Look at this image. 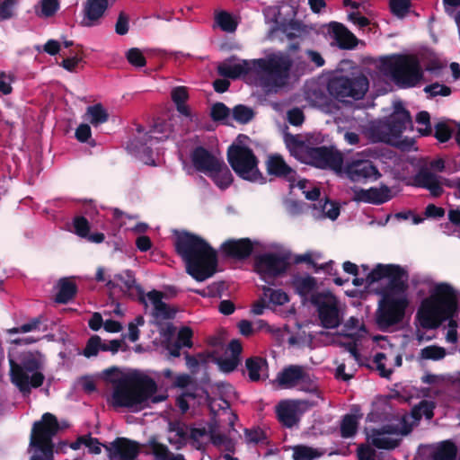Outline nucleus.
<instances>
[{
	"label": "nucleus",
	"mask_w": 460,
	"mask_h": 460,
	"mask_svg": "<svg viewBox=\"0 0 460 460\" xmlns=\"http://www.w3.org/2000/svg\"><path fill=\"white\" fill-rule=\"evenodd\" d=\"M40 317H36L31 319L29 323H23L19 327H15L10 330L11 333H19V332H29L31 331L38 330L40 324Z\"/></svg>",
	"instance_id": "nucleus-59"
},
{
	"label": "nucleus",
	"mask_w": 460,
	"mask_h": 460,
	"mask_svg": "<svg viewBox=\"0 0 460 460\" xmlns=\"http://www.w3.org/2000/svg\"><path fill=\"white\" fill-rule=\"evenodd\" d=\"M457 455L456 444L450 440L440 442L431 453L432 460H455Z\"/></svg>",
	"instance_id": "nucleus-31"
},
{
	"label": "nucleus",
	"mask_w": 460,
	"mask_h": 460,
	"mask_svg": "<svg viewBox=\"0 0 460 460\" xmlns=\"http://www.w3.org/2000/svg\"><path fill=\"white\" fill-rule=\"evenodd\" d=\"M19 359L20 361L16 362L13 358H9L10 379L20 392L29 394L31 387L41 386L45 377L38 371L40 368V362L34 354L23 353Z\"/></svg>",
	"instance_id": "nucleus-6"
},
{
	"label": "nucleus",
	"mask_w": 460,
	"mask_h": 460,
	"mask_svg": "<svg viewBox=\"0 0 460 460\" xmlns=\"http://www.w3.org/2000/svg\"><path fill=\"white\" fill-rule=\"evenodd\" d=\"M209 173L215 184L222 190L228 188L233 182V175L223 161L220 162L217 171H211Z\"/></svg>",
	"instance_id": "nucleus-34"
},
{
	"label": "nucleus",
	"mask_w": 460,
	"mask_h": 460,
	"mask_svg": "<svg viewBox=\"0 0 460 460\" xmlns=\"http://www.w3.org/2000/svg\"><path fill=\"white\" fill-rule=\"evenodd\" d=\"M172 100L175 105L183 104L189 98L187 87L177 86L172 90L171 93Z\"/></svg>",
	"instance_id": "nucleus-57"
},
{
	"label": "nucleus",
	"mask_w": 460,
	"mask_h": 460,
	"mask_svg": "<svg viewBox=\"0 0 460 460\" xmlns=\"http://www.w3.org/2000/svg\"><path fill=\"white\" fill-rule=\"evenodd\" d=\"M251 70V65L246 60H243L242 63L234 64L233 66L223 63L217 66L218 74L221 76L230 79H237L242 75L249 74Z\"/></svg>",
	"instance_id": "nucleus-30"
},
{
	"label": "nucleus",
	"mask_w": 460,
	"mask_h": 460,
	"mask_svg": "<svg viewBox=\"0 0 460 460\" xmlns=\"http://www.w3.org/2000/svg\"><path fill=\"white\" fill-rule=\"evenodd\" d=\"M288 119L292 126H300L305 120L304 112L299 108H294L288 112Z\"/></svg>",
	"instance_id": "nucleus-63"
},
{
	"label": "nucleus",
	"mask_w": 460,
	"mask_h": 460,
	"mask_svg": "<svg viewBox=\"0 0 460 460\" xmlns=\"http://www.w3.org/2000/svg\"><path fill=\"white\" fill-rule=\"evenodd\" d=\"M150 446L152 447V452L156 459L158 460H167L170 455V451L164 444L159 443L155 439L150 441Z\"/></svg>",
	"instance_id": "nucleus-55"
},
{
	"label": "nucleus",
	"mask_w": 460,
	"mask_h": 460,
	"mask_svg": "<svg viewBox=\"0 0 460 460\" xmlns=\"http://www.w3.org/2000/svg\"><path fill=\"white\" fill-rule=\"evenodd\" d=\"M128 21V16L125 13L120 12L115 24V31L117 34L122 36L128 33L129 29Z\"/></svg>",
	"instance_id": "nucleus-60"
},
{
	"label": "nucleus",
	"mask_w": 460,
	"mask_h": 460,
	"mask_svg": "<svg viewBox=\"0 0 460 460\" xmlns=\"http://www.w3.org/2000/svg\"><path fill=\"white\" fill-rule=\"evenodd\" d=\"M389 7L394 16L404 18L410 11L411 0H390Z\"/></svg>",
	"instance_id": "nucleus-41"
},
{
	"label": "nucleus",
	"mask_w": 460,
	"mask_h": 460,
	"mask_svg": "<svg viewBox=\"0 0 460 460\" xmlns=\"http://www.w3.org/2000/svg\"><path fill=\"white\" fill-rule=\"evenodd\" d=\"M114 279L116 280L121 281L128 290H130L133 287L136 286L135 276L133 271L130 270H127L122 273L115 274Z\"/></svg>",
	"instance_id": "nucleus-58"
},
{
	"label": "nucleus",
	"mask_w": 460,
	"mask_h": 460,
	"mask_svg": "<svg viewBox=\"0 0 460 460\" xmlns=\"http://www.w3.org/2000/svg\"><path fill=\"white\" fill-rule=\"evenodd\" d=\"M193 331L188 326L181 327L177 334L175 342L179 343L181 347L192 348Z\"/></svg>",
	"instance_id": "nucleus-50"
},
{
	"label": "nucleus",
	"mask_w": 460,
	"mask_h": 460,
	"mask_svg": "<svg viewBox=\"0 0 460 460\" xmlns=\"http://www.w3.org/2000/svg\"><path fill=\"white\" fill-rule=\"evenodd\" d=\"M241 362V358H235L234 357L219 358L217 363L221 371L224 373H231L235 370Z\"/></svg>",
	"instance_id": "nucleus-51"
},
{
	"label": "nucleus",
	"mask_w": 460,
	"mask_h": 460,
	"mask_svg": "<svg viewBox=\"0 0 460 460\" xmlns=\"http://www.w3.org/2000/svg\"><path fill=\"white\" fill-rule=\"evenodd\" d=\"M329 32L333 35L341 49H353L358 46V40L357 37L341 22H330Z\"/></svg>",
	"instance_id": "nucleus-24"
},
{
	"label": "nucleus",
	"mask_w": 460,
	"mask_h": 460,
	"mask_svg": "<svg viewBox=\"0 0 460 460\" xmlns=\"http://www.w3.org/2000/svg\"><path fill=\"white\" fill-rule=\"evenodd\" d=\"M109 6V0H87L84 7V19L81 24L92 27L97 24Z\"/></svg>",
	"instance_id": "nucleus-23"
},
{
	"label": "nucleus",
	"mask_w": 460,
	"mask_h": 460,
	"mask_svg": "<svg viewBox=\"0 0 460 460\" xmlns=\"http://www.w3.org/2000/svg\"><path fill=\"white\" fill-rule=\"evenodd\" d=\"M296 263H307L314 267L315 269V271H317L319 269L321 270H328L332 265V261L326 262L320 267H318L317 263L313 260L311 253L306 252L304 254L297 255L295 259Z\"/></svg>",
	"instance_id": "nucleus-54"
},
{
	"label": "nucleus",
	"mask_w": 460,
	"mask_h": 460,
	"mask_svg": "<svg viewBox=\"0 0 460 460\" xmlns=\"http://www.w3.org/2000/svg\"><path fill=\"white\" fill-rule=\"evenodd\" d=\"M302 376L303 377L299 379L298 383V385H300V390L309 393L314 392L316 389V385L313 381L310 374L306 372L305 368L303 370Z\"/></svg>",
	"instance_id": "nucleus-61"
},
{
	"label": "nucleus",
	"mask_w": 460,
	"mask_h": 460,
	"mask_svg": "<svg viewBox=\"0 0 460 460\" xmlns=\"http://www.w3.org/2000/svg\"><path fill=\"white\" fill-rule=\"evenodd\" d=\"M191 163L198 172H210L217 171L220 167V162L211 152L199 146L193 149L190 155Z\"/></svg>",
	"instance_id": "nucleus-20"
},
{
	"label": "nucleus",
	"mask_w": 460,
	"mask_h": 460,
	"mask_svg": "<svg viewBox=\"0 0 460 460\" xmlns=\"http://www.w3.org/2000/svg\"><path fill=\"white\" fill-rule=\"evenodd\" d=\"M172 131V124L164 119H157L151 129L144 135L143 145H153L169 138Z\"/></svg>",
	"instance_id": "nucleus-26"
},
{
	"label": "nucleus",
	"mask_w": 460,
	"mask_h": 460,
	"mask_svg": "<svg viewBox=\"0 0 460 460\" xmlns=\"http://www.w3.org/2000/svg\"><path fill=\"white\" fill-rule=\"evenodd\" d=\"M104 447L110 460H136L140 452V445L127 438H117Z\"/></svg>",
	"instance_id": "nucleus-19"
},
{
	"label": "nucleus",
	"mask_w": 460,
	"mask_h": 460,
	"mask_svg": "<svg viewBox=\"0 0 460 460\" xmlns=\"http://www.w3.org/2000/svg\"><path fill=\"white\" fill-rule=\"evenodd\" d=\"M59 7L58 0H41L40 16L45 18L52 17L59 10Z\"/></svg>",
	"instance_id": "nucleus-48"
},
{
	"label": "nucleus",
	"mask_w": 460,
	"mask_h": 460,
	"mask_svg": "<svg viewBox=\"0 0 460 460\" xmlns=\"http://www.w3.org/2000/svg\"><path fill=\"white\" fill-rule=\"evenodd\" d=\"M100 336L93 335L86 341L85 347L83 349L82 354L87 358L96 357L100 351Z\"/></svg>",
	"instance_id": "nucleus-47"
},
{
	"label": "nucleus",
	"mask_w": 460,
	"mask_h": 460,
	"mask_svg": "<svg viewBox=\"0 0 460 460\" xmlns=\"http://www.w3.org/2000/svg\"><path fill=\"white\" fill-rule=\"evenodd\" d=\"M415 181L417 186L429 190L433 197H439L443 193L437 176L426 169H421L417 173Z\"/></svg>",
	"instance_id": "nucleus-28"
},
{
	"label": "nucleus",
	"mask_w": 460,
	"mask_h": 460,
	"mask_svg": "<svg viewBox=\"0 0 460 460\" xmlns=\"http://www.w3.org/2000/svg\"><path fill=\"white\" fill-rule=\"evenodd\" d=\"M452 128L445 122H438L434 128V137L440 142L446 143L452 137Z\"/></svg>",
	"instance_id": "nucleus-49"
},
{
	"label": "nucleus",
	"mask_w": 460,
	"mask_h": 460,
	"mask_svg": "<svg viewBox=\"0 0 460 460\" xmlns=\"http://www.w3.org/2000/svg\"><path fill=\"white\" fill-rule=\"evenodd\" d=\"M155 316L161 317L164 320L173 319L175 317L177 310L170 307L166 303L162 302L157 305L156 308L154 309Z\"/></svg>",
	"instance_id": "nucleus-53"
},
{
	"label": "nucleus",
	"mask_w": 460,
	"mask_h": 460,
	"mask_svg": "<svg viewBox=\"0 0 460 460\" xmlns=\"http://www.w3.org/2000/svg\"><path fill=\"white\" fill-rule=\"evenodd\" d=\"M73 226L75 234L79 237L84 238L88 236L90 232V223L84 216H77L73 219Z\"/></svg>",
	"instance_id": "nucleus-46"
},
{
	"label": "nucleus",
	"mask_w": 460,
	"mask_h": 460,
	"mask_svg": "<svg viewBox=\"0 0 460 460\" xmlns=\"http://www.w3.org/2000/svg\"><path fill=\"white\" fill-rule=\"evenodd\" d=\"M226 156L234 172L242 179L250 181L263 180L258 169V159L250 147L233 144L227 149Z\"/></svg>",
	"instance_id": "nucleus-7"
},
{
	"label": "nucleus",
	"mask_w": 460,
	"mask_h": 460,
	"mask_svg": "<svg viewBox=\"0 0 460 460\" xmlns=\"http://www.w3.org/2000/svg\"><path fill=\"white\" fill-rule=\"evenodd\" d=\"M267 362L265 359L258 357H252L246 359L245 367L248 370V376L251 381L257 382L260 380V371L261 369L262 365H266Z\"/></svg>",
	"instance_id": "nucleus-37"
},
{
	"label": "nucleus",
	"mask_w": 460,
	"mask_h": 460,
	"mask_svg": "<svg viewBox=\"0 0 460 460\" xmlns=\"http://www.w3.org/2000/svg\"><path fill=\"white\" fill-rule=\"evenodd\" d=\"M263 295L269 297V301L277 305H282L289 301L288 296L282 290H274L269 287H263Z\"/></svg>",
	"instance_id": "nucleus-40"
},
{
	"label": "nucleus",
	"mask_w": 460,
	"mask_h": 460,
	"mask_svg": "<svg viewBox=\"0 0 460 460\" xmlns=\"http://www.w3.org/2000/svg\"><path fill=\"white\" fill-rule=\"evenodd\" d=\"M304 162L319 169L341 172L343 164L342 154L333 146H309L305 148Z\"/></svg>",
	"instance_id": "nucleus-12"
},
{
	"label": "nucleus",
	"mask_w": 460,
	"mask_h": 460,
	"mask_svg": "<svg viewBox=\"0 0 460 460\" xmlns=\"http://www.w3.org/2000/svg\"><path fill=\"white\" fill-rule=\"evenodd\" d=\"M304 367L289 365L284 367L277 376V381L281 387L293 388L298 385L299 379L303 377Z\"/></svg>",
	"instance_id": "nucleus-27"
},
{
	"label": "nucleus",
	"mask_w": 460,
	"mask_h": 460,
	"mask_svg": "<svg viewBox=\"0 0 460 460\" xmlns=\"http://www.w3.org/2000/svg\"><path fill=\"white\" fill-rule=\"evenodd\" d=\"M128 62L136 66L143 67L146 65V59L142 51L137 48H131L126 54Z\"/></svg>",
	"instance_id": "nucleus-43"
},
{
	"label": "nucleus",
	"mask_w": 460,
	"mask_h": 460,
	"mask_svg": "<svg viewBox=\"0 0 460 460\" xmlns=\"http://www.w3.org/2000/svg\"><path fill=\"white\" fill-rule=\"evenodd\" d=\"M447 355L446 349L438 345H429L420 349L419 359L438 361Z\"/></svg>",
	"instance_id": "nucleus-36"
},
{
	"label": "nucleus",
	"mask_w": 460,
	"mask_h": 460,
	"mask_svg": "<svg viewBox=\"0 0 460 460\" xmlns=\"http://www.w3.org/2000/svg\"><path fill=\"white\" fill-rule=\"evenodd\" d=\"M58 288L55 301L62 305L69 303L78 291L76 284L68 278H61L58 282Z\"/></svg>",
	"instance_id": "nucleus-29"
},
{
	"label": "nucleus",
	"mask_w": 460,
	"mask_h": 460,
	"mask_svg": "<svg viewBox=\"0 0 460 460\" xmlns=\"http://www.w3.org/2000/svg\"><path fill=\"white\" fill-rule=\"evenodd\" d=\"M85 117L92 126L97 128L108 121L109 113L102 103H96L86 108Z\"/></svg>",
	"instance_id": "nucleus-32"
},
{
	"label": "nucleus",
	"mask_w": 460,
	"mask_h": 460,
	"mask_svg": "<svg viewBox=\"0 0 460 460\" xmlns=\"http://www.w3.org/2000/svg\"><path fill=\"white\" fill-rule=\"evenodd\" d=\"M230 115V109L223 102H216L212 105L210 117L214 121H223Z\"/></svg>",
	"instance_id": "nucleus-44"
},
{
	"label": "nucleus",
	"mask_w": 460,
	"mask_h": 460,
	"mask_svg": "<svg viewBox=\"0 0 460 460\" xmlns=\"http://www.w3.org/2000/svg\"><path fill=\"white\" fill-rule=\"evenodd\" d=\"M318 456L315 449L306 446H296L293 452L294 460H313Z\"/></svg>",
	"instance_id": "nucleus-42"
},
{
	"label": "nucleus",
	"mask_w": 460,
	"mask_h": 460,
	"mask_svg": "<svg viewBox=\"0 0 460 460\" xmlns=\"http://www.w3.org/2000/svg\"><path fill=\"white\" fill-rule=\"evenodd\" d=\"M424 92L429 93L430 97H436L438 95L448 96L451 94V88L445 84L434 83L425 86Z\"/></svg>",
	"instance_id": "nucleus-52"
},
{
	"label": "nucleus",
	"mask_w": 460,
	"mask_h": 460,
	"mask_svg": "<svg viewBox=\"0 0 460 460\" xmlns=\"http://www.w3.org/2000/svg\"><path fill=\"white\" fill-rule=\"evenodd\" d=\"M266 166L270 175L284 178L291 182L296 181V171L287 164L280 155H270L266 163Z\"/></svg>",
	"instance_id": "nucleus-25"
},
{
	"label": "nucleus",
	"mask_w": 460,
	"mask_h": 460,
	"mask_svg": "<svg viewBox=\"0 0 460 460\" xmlns=\"http://www.w3.org/2000/svg\"><path fill=\"white\" fill-rule=\"evenodd\" d=\"M17 0H4L0 4V20H8L13 17Z\"/></svg>",
	"instance_id": "nucleus-56"
},
{
	"label": "nucleus",
	"mask_w": 460,
	"mask_h": 460,
	"mask_svg": "<svg viewBox=\"0 0 460 460\" xmlns=\"http://www.w3.org/2000/svg\"><path fill=\"white\" fill-rule=\"evenodd\" d=\"M409 274L403 269L402 275H400L399 282L401 281L404 288L403 290L390 289V281L382 290V299L379 302V306L376 314V322L381 331H385L388 328L401 323L405 315V310L409 305V300L405 293L409 288L408 286Z\"/></svg>",
	"instance_id": "nucleus-4"
},
{
	"label": "nucleus",
	"mask_w": 460,
	"mask_h": 460,
	"mask_svg": "<svg viewBox=\"0 0 460 460\" xmlns=\"http://www.w3.org/2000/svg\"><path fill=\"white\" fill-rule=\"evenodd\" d=\"M217 22L224 31H234L236 29V22L232 15L227 12L222 11L217 16Z\"/></svg>",
	"instance_id": "nucleus-45"
},
{
	"label": "nucleus",
	"mask_w": 460,
	"mask_h": 460,
	"mask_svg": "<svg viewBox=\"0 0 460 460\" xmlns=\"http://www.w3.org/2000/svg\"><path fill=\"white\" fill-rule=\"evenodd\" d=\"M376 453L374 448L367 445H360L358 447V460H376Z\"/></svg>",
	"instance_id": "nucleus-64"
},
{
	"label": "nucleus",
	"mask_w": 460,
	"mask_h": 460,
	"mask_svg": "<svg viewBox=\"0 0 460 460\" xmlns=\"http://www.w3.org/2000/svg\"><path fill=\"white\" fill-rule=\"evenodd\" d=\"M59 429L57 417L50 412L44 413L40 420L33 423L30 446L40 450L42 455L51 456L54 449L52 439L58 434Z\"/></svg>",
	"instance_id": "nucleus-9"
},
{
	"label": "nucleus",
	"mask_w": 460,
	"mask_h": 460,
	"mask_svg": "<svg viewBox=\"0 0 460 460\" xmlns=\"http://www.w3.org/2000/svg\"><path fill=\"white\" fill-rule=\"evenodd\" d=\"M457 311L456 290L450 284L442 282L437 284L430 296L421 301L416 318L420 326L427 330L437 329L443 322L450 320L447 341L455 343L457 341L456 323L452 319Z\"/></svg>",
	"instance_id": "nucleus-1"
},
{
	"label": "nucleus",
	"mask_w": 460,
	"mask_h": 460,
	"mask_svg": "<svg viewBox=\"0 0 460 460\" xmlns=\"http://www.w3.org/2000/svg\"><path fill=\"white\" fill-rule=\"evenodd\" d=\"M392 199L391 190L386 185L380 188L371 187L367 190L360 189L355 191V200L381 205Z\"/></svg>",
	"instance_id": "nucleus-22"
},
{
	"label": "nucleus",
	"mask_w": 460,
	"mask_h": 460,
	"mask_svg": "<svg viewBox=\"0 0 460 460\" xmlns=\"http://www.w3.org/2000/svg\"><path fill=\"white\" fill-rule=\"evenodd\" d=\"M358 427V418L352 414H346L341 423V436L344 438H352Z\"/></svg>",
	"instance_id": "nucleus-35"
},
{
	"label": "nucleus",
	"mask_w": 460,
	"mask_h": 460,
	"mask_svg": "<svg viewBox=\"0 0 460 460\" xmlns=\"http://www.w3.org/2000/svg\"><path fill=\"white\" fill-rule=\"evenodd\" d=\"M310 302L316 307L323 328L334 329L340 326L342 316L339 309V300L331 291L311 294Z\"/></svg>",
	"instance_id": "nucleus-11"
},
{
	"label": "nucleus",
	"mask_w": 460,
	"mask_h": 460,
	"mask_svg": "<svg viewBox=\"0 0 460 460\" xmlns=\"http://www.w3.org/2000/svg\"><path fill=\"white\" fill-rule=\"evenodd\" d=\"M112 392L114 407L132 409L146 402L156 393L155 381L146 375H128L116 380Z\"/></svg>",
	"instance_id": "nucleus-3"
},
{
	"label": "nucleus",
	"mask_w": 460,
	"mask_h": 460,
	"mask_svg": "<svg viewBox=\"0 0 460 460\" xmlns=\"http://www.w3.org/2000/svg\"><path fill=\"white\" fill-rule=\"evenodd\" d=\"M411 431V425H410L406 420L402 419V427L399 429L397 425L386 424L382 426L380 429H373L371 430L370 442L371 444L379 448L391 450L397 447L400 444L399 439H393L389 438L382 437L383 435H394L402 434L407 435Z\"/></svg>",
	"instance_id": "nucleus-15"
},
{
	"label": "nucleus",
	"mask_w": 460,
	"mask_h": 460,
	"mask_svg": "<svg viewBox=\"0 0 460 460\" xmlns=\"http://www.w3.org/2000/svg\"><path fill=\"white\" fill-rule=\"evenodd\" d=\"M410 124H411L410 111H407L402 103H398L394 106V111L385 122V127L390 135L398 137Z\"/></svg>",
	"instance_id": "nucleus-21"
},
{
	"label": "nucleus",
	"mask_w": 460,
	"mask_h": 460,
	"mask_svg": "<svg viewBox=\"0 0 460 460\" xmlns=\"http://www.w3.org/2000/svg\"><path fill=\"white\" fill-rule=\"evenodd\" d=\"M233 118L240 124H247L253 117V110L243 104L235 105L232 111Z\"/></svg>",
	"instance_id": "nucleus-38"
},
{
	"label": "nucleus",
	"mask_w": 460,
	"mask_h": 460,
	"mask_svg": "<svg viewBox=\"0 0 460 460\" xmlns=\"http://www.w3.org/2000/svg\"><path fill=\"white\" fill-rule=\"evenodd\" d=\"M402 273L403 268L398 264L377 263L365 279L355 276L352 284L356 287L367 284L369 287L376 282L387 279L390 281V289L403 290V284L398 281L400 275H402Z\"/></svg>",
	"instance_id": "nucleus-13"
},
{
	"label": "nucleus",
	"mask_w": 460,
	"mask_h": 460,
	"mask_svg": "<svg viewBox=\"0 0 460 460\" xmlns=\"http://www.w3.org/2000/svg\"><path fill=\"white\" fill-rule=\"evenodd\" d=\"M75 138L81 143L88 142L92 136L90 125L86 123L80 124L75 129Z\"/></svg>",
	"instance_id": "nucleus-62"
},
{
	"label": "nucleus",
	"mask_w": 460,
	"mask_h": 460,
	"mask_svg": "<svg viewBox=\"0 0 460 460\" xmlns=\"http://www.w3.org/2000/svg\"><path fill=\"white\" fill-rule=\"evenodd\" d=\"M289 267L288 258L275 252H265L254 260L255 271L267 281L283 275Z\"/></svg>",
	"instance_id": "nucleus-14"
},
{
	"label": "nucleus",
	"mask_w": 460,
	"mask_h": 460,
	"mask_svg": "<svg viewBox=\"0 0 460 460\" xmlns=\"http://www.w3.org/2000/svg\"><path fill=\"white\" fill-rule=\"evenodd\" d=\"M293 286L296 292L305 299L308 295L314 294L313 291L316 289L317 282L315 278L312 276L300 277L294 279Z\"/></svg>",
	"instance_id": "nucleus-33"
},
{
	"label": "nucleus",
	"mask_w": 460,
	"mask_h": 460,
	"mask_svg": "<svg viewBox=\"0 0 460 460\" xmlns=\"http://www.w3.org/2000/svg\"><path fill=\"white\" fill-rule=\"evenodd\" d=\"M174 248L185 264L186 272L196 281H205L217 272V251L201 236L187 231L179 233Z\"/></svg>",
	"instance_id": "nucleus-2"
},
{
	"label": "nucleus",
	"mask_w": 460,
	"mask_h": 460,
	"mask_svg": "<svg viewBox=\"0 0 460 460\" xmlns=\"http://www.w3.org/2000/svg\"><path fill=\"white\" fill-rule=\"evenodd\" d=\"M253 64L257 69L266 74L267 84L275 87L286 85L293 65L288 56L275 54L266 58L255 59Z\"/></svg>",
	"instance_id": "nucleus-10"
},
{
	"label": "nucleus",
	"mask_w": 460,
	"mask_h": 460,
	"mask_svg": "<svg viewBox=\"0 0 460 460\" xmlns=\"http://www.w3.org/2000/svg\"><path fill=\"white\" fill-rule=\"evenodd\" d=\"M369 82L367 76L333 75L329 78L327 91L330 96L340 102L350 97L353 100H361L368 90Z\"/></svg>",
	"instance_id": "nucleus-8"
},
{
	"label": "nucleus",
	"mask_w": 460,
	"mask_h": 460,
	"mask_svg": "<svg viewBox=\"0 0 460 460\" xmlns=\"http://www.w3.org/2000/svg\"><path fill=\"white\" fill-rule=\"evenodd\" d=\"M257 241H252L248 237L230 238L226 240L220 245V252L226 258L236 261H245L253 253L254 248L258 245Z\"/></svg>",
	"instance_id": "nucleus-17"
},
{
	"label": "nucleus",
	"mask_w": 460,
	"mask_h": 460,
	"mask_svg": "<svg viewBox=\"0 0 460 460\" xmlns=\"http://www.w3.org/2000/svg\"><path fill=\"white\" fill-rule=\"evenodd\" d=\"M347 177L354 182H366L367 180H376L380 173L370 160L353 159L345 166Z\"/></svg>",
	"instance_id": "nucleus-18"
},
{
	"label": "nucleus",
	"mask_w": 460,
	"mask_h": 460,
	"mask_svg": "<svg viewBox=\"0 0 460 460\" xmlns=\"http://www.w3.org/2000/svg\"><path fill=\"white\" fill-rule=\"evenodd\" d=\"M380 72L400 88H412L423 79V70L417 56L394 54L381 60Z\"/></svg>",
	"instance_id": "nucleus-5"
},
{
	"label": "nucleus",
	"mask_w": 460,
	"mask_h": 460,
	"mask_svg": "<svg viewBox=\"0 0 460 460\" xmlns=\"http://www.w3.org/2000/svg\"><path fill=\"white\" fill-rule=\"evenodd\" d=\"M306 98L315 105L323 106L328 104V96L324 90L319 85H314L306 91Z\"/></svg>",
	"instance_id": "nucleus-39"
},
{
	"label": "nucleus",
	"mask_w": 460,
	"mask_h": 460,
	"mask_svg": "<svg viewBox=\"0 0 460 460\" xmlns=\"http://www.w3.org/2000/svg\"><path fill=\"white\" fill-rule=\"evenodd\" d=\"M308 407L309 402L305 400H283L276 406V415L284 427L290 429L299 422Z\"/></svg>",
	"instance_id": "nucleus-16"
}]
</instances>
